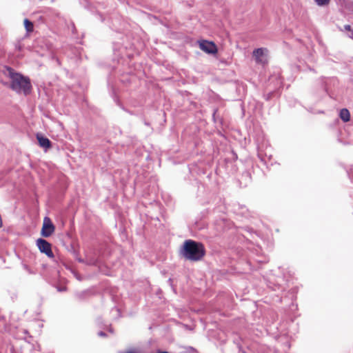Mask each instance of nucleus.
<instances>
[{"label":"nucleus","mask_w":353,"mask_h":353,"mask_svg":"<svg viewBox=\"0 0 353 353\" xmlns=\"http://www.w3.org/2000/svg\"><path fill=\"white\" fill-rule=\"evenodd\" d=\"M37 139L39 145L41 148L48 149L51 147V142L49 140V139H48L47 137H43L40 134H37Z\"/></svg>","instance_id":"7"},{"label":"nucleus","mask_w":353,"mask_h":353,"mask_svg":"<svg viewBox=\"0 0 353 353\" xmlns=\"http://www.w3.org/2000/svg\"><path fill=\"white\" fill-rule=\"evenodd\" d=\"M239 351L241 352L242 353H246L245 351L241 350V347H239Z\"/></svg>","instance_id":"15"},{"label":"nucleus","mask_w":353,"mask_h":353,"mask_svg":"<svg viewBox=\"0 0 353 353\" xmlns=\"http://www.w3.org/2000/svg\"><path fill=\"white\" fill-rule=\"evenodd\" d=\"M98 335H99V336H102V337H105V336H106V334H105L104 332H103V331H100V332H98Z\"/></svg>","instance_id":"12"},{"label":"nucleus","mask_w":353,"mask_h":353,"mask_svg":"<svg viewBox=\"0 0 353 353\" xmlns=\"http://www.w3.org/2000/svg\"><path fill=\"white\" fill-rule=\"evenodd\" d=\"M318 6H326L330 3V0H314Z\"/></svg>","instance_id":"11"},{"label":"nucleus","mask_w":353,"mask_h":353,"mask_svg":"<svg viewBox=\"0 0 353 353\" xmlns=\"http://www.w3.org/2000/svg\"><path fill=\"white\" fill-rule=\"evenodd\" d=\"M258 157L261 159V161L266 163L265 157L267 156L266 153L263 152V145H258Z\"/></svg>","instance_id":"9"},{"label":"nucleus","mask_w":353,"mask_h":353,"mask_svg":"<svg viewBox=\"0 0 353 353\" xmlns=\"http://www.w3.org/2000/svg\"><path fill=\"white\" fill-rule=\"evenodd\" d=\"M181 253L186 260L198 261L204 256L205 250L201 243L189 239L183 243Z\"/></svg>","instance_id":"2"},{"label":"nucleus","mask_w":353,"mask_h":353,"mask_svg":"<svg viewBox=\"0 0 353 353\" xmlns=\"http://www.w3.org/2000/svg\"><path fill=\"white\" fill-rule=\"evenodd\" d=\"M109 332L113 333V330L112 328H109Z\"/></svg>","instance_id":"16"},{"label":"nucleus","mask_w":353,"mask_h":353,"mask_svg":"<svg viewBox=\"0 0 353 353\" xmlns=\"http://www.w3.org/2000/svg\"><path fill=\"white\" fill-rule=\"evenodd\" d=\"M37 245L39 251L46 254L48 257H53L54 254L51 249V244L43 239L37 240Z\"/></svg>","instance_id":"4"},{"label":"nucleus","mask_w":353,"mask_h":353,"mask_svg":"<svg viewBox=\"0 0 353 353\" xmlns=\"http://www.w3.org/2000/svg\"><path fill=\"white\" fill-rule=\"evenodd\" d=\"M89 264L97 265V261L96 260H90L89 262Z\"/></svg>","instance_id":"14"},{"label":"nucleus","mask_w":353,"mask_h":353,"mask_svg":"<svg viewBox=\"0 0 353 353\" xmlns=\"http://www.w3.org/2000/svg\"><path fill=\"white\" fill-rule=\"evenodd\" d=\"M24 26L27 31V32H31L33 31L34 29V25L32 21L28 20V19H26L24 20Z\"/></svg>","instance_id":"10"},{"label":"nucleus","mask_w":353,"mask_h":353,"mask_svg":"<svg viewBox=\"0 0 353 353\" xmlns=\"http://www.w3.org/2000/svg\"><path fill=\"white\" fill-rule=\"evenodd\" d=\"M344 28L345 30H347V31L352 30L351 26L350 25H345Z\"/></svg>","instance_id":"13"},{"label":"nucleus","mask_w":353,"mask_h":353,"mask_svg":"<svg viewBox=\"0 0 353 353\" xmlns=\"http://www.w3.org/2000/svg\"><path fill=\"white\" fill-rule=\"evenodd\" d=\"M199 47L203 51L208 54H215L217 52L216 45L211 41H202L199 43Z\"/></svg>","instance_id":"5"},{"label":"nucleus","mask_w":353,"mask_h":353,"mask_svg":"<svg viewBox=\"0 0 353 353\" xmlns=\"http://www.w3.org/2000/svg\"><path fill=\"white\" fill-rule=\"evenodd\" d=\"M54 230L55 227L51 219L48 216L44 217L41 231V236L43 237H49L54 233Z\"/></svg>","instance_id":"3"},{"label":"nucleus","mask_w":353,"mask_h":353,"mask_svg":"<svg viewBox=\"0 0 353 353\" xmlns=\"http://www.w3.org/2000/svg\"><path fill=\"white\" fill-rule=\"evenodd\" d=\"M24 268H25L26 270H28V266H27L26 265H24Z\"/></svg>","instance_id":"17"},{"label":"nucleus","mask_w":353,"mask_h":353,"mask_svg":"<svg viewBox=\"0 0 353 353\" xmlns=\"http://www.w3.org/2000/svg\"><path fill=\"white\" fill-rule=\"evenodd\" d=\"M7 76L10 78L9 88L17 94H29L32 90V84L29 77L17 72L10 67L6 66Z\"/></svg>","instance_id":"1"},{"label":"nucleus","mask_w":353,"mask_h":353,"mask_svg":"<svg viewBox=\"0 0 353 353\" xmlns=\"http://www.w3.org/2000/svg\"><path fill=\"white\" fill-rule=\"evenodd\" d=\"M161 353H170V352H166V351H161Z\"/></svg>","instance_id":"18"},{"label":"nucleus","mask_w":353,"mask_h":353,"mask_svg":"<svg viewBox=\"0 0 353 353\" xmlns=\"http://www.w3.org/2000/svg\"><path fill=\"white\" fill-rule=\"evenodd\" d=\"M265 51H267V50L263 48L255 49L253 51V57L257 63H264L265 62V59H264Z\"/></svg>","instance_id":"6"},{"label":"nucleus","mask_w":353,"mask_h":353,"mask_svg":"<svg viewBox=\"0 0 353 353\" xmlns=\"http://www.w3.org/2000/svg\"><path fill=\"white\" fill-rule=\"evenodd\" d=\"M79 262H83V260H82L81 259H79Z\"/></svg>","instance_id":"19"},{"label":"nucleus","mask_w":353,"mask_h":353,"mask_svg":"<svg viewBox=\"0 0 353 353\" xmlns=\"http://www.w3.org/2000/svg\"><path fill=\"white\" fill-rule=\"evenodd\" d=\"M339 117L344 122H347L350 119V114L347 109L343 108L341 110Z\"/></svg>","instance_id":"8"}]
</instances>
